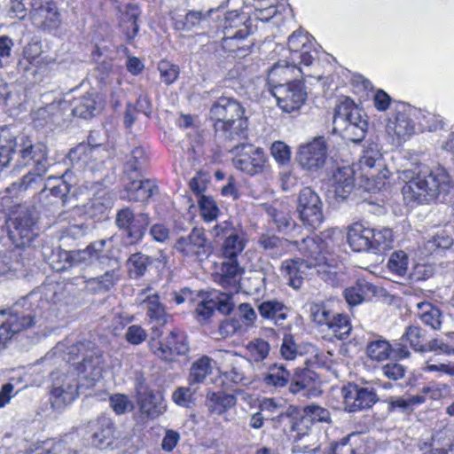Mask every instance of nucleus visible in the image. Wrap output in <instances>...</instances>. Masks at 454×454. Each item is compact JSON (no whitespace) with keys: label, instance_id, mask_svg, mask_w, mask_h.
<instances>
[{"label":"nucleus","instance_id":"1","mask_svg":"<svg viewBox=\"0 0 454 454\" xmlns=\"http://www.w3.org/2000/svg\"><path fill=\"white\" fill-rule=\"evenodd\" d=\"M403 178L408 179L402 189L404 198L418 203L443 202L453 188L449 173L442 167L419 171L416 176L412 170H404Z\"/></svg>","mask_w":454,"mask_h":454},{"label":"nucleus","instance_id":"2","mask_svg":"<svg viewBox=\"0 0 454 454\" xmlns=\"http://www.w3.org/2000/svg\"><path fill=\"white\" fill-rule=\"evenodd\" d=\"M215 138L230 142L244 138L247 134L248 119L239 101L230 97H220L209 109Z\"/></svg>","mask_w":454,"mask_h":454},{"label":"nucleus","instance_id":"3","mask_svg":"<svg viewBox=\"0 0 454 454\" xmlns=\"http://www.w3.org/2000/svg\"><path fill=\"white\" fill-rule=\"evenodd\" d=\"M278 62L269 71L268 79L272 86L270 92L276 98L278 106L286 113L299 109L304 103L307 94L301 81L291 80L289 74L296 67H290L287 61Z\"/></svg>","mask_w":454,"mask_h":454},{"label":"nucleus","instance_id":"4","mask_svg":"<svg viewBox=\"0 0 454 454\" xmlns=\"http://www.w3.org/2000/svg\"><path fill=\"white\" fill-rule=\"evenodd\" d=\"M32 293L11 308L0 310V350L17 333L35 326L42 317L38 305L30 301Z\"/></svg>","mask_w":454,"mask_h":454},{"label":"nucleus","instance_id":"5","mask_svg":"<svg viewBox=\"0 0 454 454\" xmlns=\"http://www.w3.org/2000/svg\"><path fill=\"white\" fill-rule=\"evenodd\" d=\"M67 361L72 364L69 369L77 371V375L91 387L102 376L104 358L101 350L90 340L78 341L68 348Z\"/></svg>","mask_w":454,"mask_h":454},{"label":"nucleus","instance_id":"6","mask_svg":"<svg viewBox=\"0 0 454 454\" xmlns=\"http://www.w3.org/2000/svg\"><path fill=\"white\" fill-rule=\"evenodd\" d=\"M333 131L354 143L361 142L368 130L367 115L352 99L345 98L335 106Z\"/></svg>","mask_w":454,"mask_h":454},{"label":"nucleus","instance_id":"7","mask_svg":"<svg viewBox=\"0 0 454 454\" xmlns=\"http://www.w3.org/2000/svg\"><path fill=\"white\" fill-rule=\"evenodd\" d=\"M393 241V232L389 228L372 229L355 223L348 231V242L356 252L382 253L392 247Z\"/></svg>","mask_w":454,"mask_h":454},{"label":"nucleus","instance_id":"8","mask_svg":"<svg viewBox=\"0 0 454 454\" xmlns=\"http://www.w3.org/2000/svg\"><path fill=\"white\" fill-rule=\"evenodd\" d=\"M213 232L215 238L223 239L220 250L223 260L239 262L238 258L247 242V233L242 226L224 221L216 224Z\"/></svg>","mask_w":454,"mask_h":454},{"label":"nucleus","instance_id":"9","mask_svg":"<svg viewBox=\"0 0 454 454\" xmlns=\"http://www.w3.org/2000/svg\"><path fill=\"white\" fill-rule=\"evenodd\" d=\"M114 223L129 245L141 241L145 234L150 218L146 213H135L130 207L117 210Z\"/></svg>","mask_w":454,"mask_h":454},{"label":"nucleus","instance_id":"10","mask_svg":"<svg viewBox=\"0 0 454 454\" xmlns=\"http://www.w3.org/2000/svg\"><path fill=\"white\" fill-rule=\"evenodd\" d=\"M323 201L310 186L303 187L298 193L296 213L302 224L310 230L318 229L324 223Z\"/></svg>","mask_w":454,"mask_h":454},{"label":"nucleus","instance_id":"11","mask_svg":"<svg viewBox=\"0 0 454 454\" xmlns=\"http://www.w3.org/2000/svg\"><path fill=\"white\" fill-rule=\"evenodd\" d=\"M52 380L51 402L56 408H61L75 400L86 384L82 378L77 379L74 372L68 370L67 373L53 372L51 375Z\"/></svg>","mask_w":454,"mask_h":454},{"label":"nucleus","instance_id":"12","mask_svg":"<svg viewBox=\"0 0 454 454\" xmlns=\"http://www.w3.org/2000/svg\"><path fill=\"white\" fill-rule=\"evenodd\" d=\"M199 297L200 300L196 306L194 314L196 319L201 324L207 323L215 315V310L223 316H228L233 311L234 302L231 294L217 290L200 291Z\"/></svg>","mask_w":454,"mask_h":454},{"label":"nucleus","instance_id":"13","mask_svg":"<svg viewBox=\"0 0 454 454\" xmlns=\"http://www.w3.org/2000/svg\"><path fill=\"white\" fill-rule=\"evenodd\" d=\"M174 248L194 262H203L212 254L211 241L207 239L203 228L194 227L187 236L178 238Z\"/></svg>","mask_w":454,"mask_h":454},{"label":"nucleus","instance_id":"14","mask_svg":"<svg viewBox=\"0 0 454 454\" xmlns=\"http://www.w3.org/2000/svg\"><path fill=\"white\" fill-rule=\"evenodd\" d=\"M17 150V164L20 166L32 165L35 170L46 173L50 166L48 147L43 142H34L30 137L21 135Z\"/></svg>","mask_w":454,"mask_h":454},{"label":"nucleus","instance_id":"15","mask_svg":"<svg viewBox=\"0 0 454 454\" xmlns=\"http://www.w3.org/2000/svg\"><path fill=\"white\" fill-rule=\"evenodd\" d=\"M327 155V139L324 136H317L299 145L296 160L302 169L315 172L324 168Z\"/></svg>","mask_w":454,"mask_h":454},{"label":"nucleus","instance_id":"16","mask_svg":"<svg viewBox=\"0 0 454 454\" xmlns=\"http://www.w3.org/2000/svg\"><path fill=\"white\" fill-rule=\"evenodd\" d=\"M153 340L150 342V347L153 352L165 360H171L174 355L186 356L190 352V344L187 334L178 329L175 328L165 338L164 343L160 341L155 342L154 338L160 337L161 333L158 328H153Z\"/></svg>","mask_w":454,"mask_h":454},{"label":"nucleus","instance_id":"17","mask_svg":"<svg viewBox=\"0 0 454 454\" xmlns=\"http://www.w3.org/2000/svg\"><path fill=\"white\" fill-rule=\"evenodd\" d=\"M299 252L304 258L301 260L308 266L309 269H315L318 275H322V278L327 279L331 271L327 269L331 264L324 252L325 243L322 239H316L314 238L307 237L302 239L301 242L295 241Z\"/></svg>","mask_w":454,"mask_h":454},{"label":"nucleus","instance_id":"18","mask_svg":"<svg viewBox=\"0 0 454 454\" xmlns=\"http://www.w3.org/2000/svg\"><path fill=\"white\" fill-rule=\"evenodd\" d=\"M30 6L29 17L35 27L50 33L60 27L61 15L53 1L32 0Z\"/></svg>","mask_w":454,"mask_h":454},{"label":"nucleus","instance_id":"19","mask_svg":"<svg viewBox=\"0 0 454 454\" xmlns=\"http://www.w3.org/2000/svg\"><path fill=\"white\" fill-rule=\"evenodd\" d=\"M238 157L233 160L234 166L248 175L262 173L266 163V155L262 148H254L250 144H238L231 150Z\"/></svg>","mask_w":454,"mask_h":454},{"label":"nucleus","instance_id":"20","mask_svg":"<svg viewBox=\"0 0 454 454\" xmlns=\"http://www.w3.org/2000/svg\"><path fill=\"white\" fill-rule=\"evenodd\" d=\"M341 395L345 410L348 412L370 409L379 401L376 390L372 387H361L354 383L344 386L341 388Z\"/></svg>","mask_w":454,"mask_h":454},{"label":"nucleus","instance_id":"21","mask_svg":"<svg viewBox=\"0 0 454 454\" xmlns=\"http://www.w3.org/2000/svg\"><path fill=\"white\" fill-rule=\"evenodd\" d=\"M106 239L95 240L83 249V270L96 263L102 270L108 269L121 270L119 259L114 256L112 250L106 248Z\"/></svg>","mask_w":454,"mask_h":454},{"label":"nucleus","instance_id":"22","mask_svg":"<svg viewBox=\"0 0 454 454\" xmlns=\"http://www.w3.org/2000/svg\"><path fill=\"white\" fill-rule=\"evenodd\" d=\"M36 219L29 210L20 211L12 220L9 236L16 247H28L38 234Z\"/></svg>","mask_w":454,"mask_h":454},{"label":"nucleus","instance_id":"23","mask_svg":"<svg viewBox=\"0 0 454 454\" xmlns=\"http://www.w3.org/2000/svg\"><path fill=\"white\" fill-rule=\"evenodd\" d=\"M219 27L222 29L224 40H244L253 33L247 13L237 10L225 12L223 18L220 20Z\"/></svg>","mask_w":454,"mask_h":454},{"label":"nucleus","instance_id":"24","mask_svg":"<svg viewBox=\"0 0 454 454\" xmlns=\"http://www.w3.org/2000/svg\"><path fill=\"white\" fill-rule=\"evenodd\" d=\"M136 392L139 411L145 418L154 419L166 411L167 405L160 392L154 391L143 383L137 385Z\"/></svg>","mask_w":454,"mask_h":454},{"label":"nucleus","instance_id":"25","mask_svg":"<svg viewBox=\"0 0 454 454\" xmlns=\"http://www.w3.org/2000/svg\"><path fill=\"white\" fill-rule=\"evenodd\" d=\"M72 114L88 120L98 115L104 109V101L97 92H87L71 101Z\"/></svg>","mask_w":454,"mask_h":454},{"label":"nucleus","instance_id":"26","mask_svg":"<svg viewBox=\"0 0 454 454\" xmlns=\"http://www.w3.org/2000/svg\"><path fill=\"white\" fill-rule=\"evenodd\" d=\"M334 198L339 202L347 200L355 188V171L350 166L337 168L331 178Z\"/></svg>","mask_w":454,"mask_h":454},{"label":"nucleus","instance_id":"27","mask_svg":"<svg viewBox=\"0 0 454 454\" xmlns=\"http://www.w3.org/2000/svg\"><path fill=\"white\" fill-rule=\"evenodd\" d=\"M242 267L239 262L223 260L218 272L213 275L214 281L221 286L223 288L229 290L226 294L233 295V292L239 290V284Z\"/></svg>","mask_w":454,"mask_h":454},{"label":"nucleus","instance_id":"28","mask_svg":"<svg viewBox=\"0 0 454 454\" xmlns=\"http://www.w3.org/2000/svg\"><path fill=\"white\" fill-rule=\"evenodd\" d=\"M89 427L91 431L90 442L93 446L105 449L112 444L115 428L110 418L100 416L90 422Z\"/></svg>","mask_w":454,"mask_h":454},{"label":"nucleus","instance_id":"29","mask_svg":"<svg viewBox=\"0 0 454 454\" xmlns=\"http://www.w3.org/2000/svg\"><path fill=\"white\" fill-rule=\"evenodd\" d=\"M21 135L13 126L0 127V168L7 167L17 153Z\"/></svg>","mask_w":454,"mask_h":454},{"label":"nucleus","instance_id":"30","mask_svg":"<svg viewBox=\"0 0 454 454\" xmlns=\"http://www.w3.org/2000/svg\"><path fill=\"white\" fill-rule=\"evenodd\" d=\"M147 165L148 155L145 149L142 145L133 143L129 145V152L126 153L123 165V178L143 176Z\"/></svg>","mask_w":454,"mask_h":454},{"label":"nucleus","instance_id":"31","mask_svg":"<svg viewBox=\"0 0 454 454\" xmlns=\"http://www.w3.org/2000/svg\"><path fill=\"white\" fill-rule=\"evenodd\" d=\"M143 176H134L123 178L124 190L129 200L132 201H145L157 191L158 187L150 179L141 180Z\"/></svg>","mask_w":454,"mask_h":454},{"label":"nucleus","instance_id":"32","mask_svg":"<svg viewBox=\"0 0 454 454\" xmlns=\"http://www.w3.org/2000/svg\"><path fill=\"white\" fill-rule=\"evenodd\" d=\"M318 381L317 374L309 368H296L294 373L290 374L289 390L293 394L304 391V395L313 394Z\"/></svg>","mask_w":454,"mask_h":454},{"label":"nucleus","instance_id":"33","mask_svg":"<svg viewBox=\"0 0 454 454\" xmlns=\"http://www.w3.org/2000/svg\"><path fill=\"white\" fill-rule=\"evenodd\" d=\"M83 249L67 250L62 245L52 251L51 264L57 271L69 270L73 267L82 269Z\"/></svg>","mask_w":454,"mask_h":454},{"label":"nucleus","instance_id":"34","mask_svg":"<svg viewBox=\"0 0 454 454\" xmlns=\"http://www.w3.org/2000/svg\"><path fill=\"white\" fill-rule=\"evenodd\" d=\"M266 213L280 233L286 234L296 226L291 215V209L286 203H273L266 207Z\"/></svg>","mask_w":454,"mask_h":454},{"label":"nucleus","instance_id":"35","mask_svg":"<svg viewBox=\"0 0 454 454\" xmlns=\"http://www.w3.org/2000/svg\"><path fill=\"white\" fill-rule=\"evenodd\" d=\"M257 244L269 256L279 258L286 254L290 247V241L280 238L271 231H266L259 236Z\"/></svg>","mask_w":454,"mask_h":454},{"label":"nucleus","instance_id":"36","mask_svg":"<svg viewBox=\"0 0 454 454\" xmlns=\"http://www.w3.org/2000/svg\"><path fill=\"white\" fill-rule=\"evenodd\" d=\"M45 173H41L35 168L23 176L19 181L13 182L10 187L7 188L9 192L17 191L21 192H36L39 190L40 195H43L46 192V184H44L43 176Z\"/></svg>","mask_w":454,"mask_h":454},{"label":"nucleus","instance_id":"37","mask_svg":"<svg viewBox=\"0 0 454 454\" xmlns=\"http://www.w3.org/2000/svg\"><path fill=\"white\" fill-rule=\"evenodd\" d=\"M308 266L301 258L286 260L282 262L280 270L287 284L294 289H299L303 283L302 275L305 274Z\"/></svg>","mask_w":454,"mask_h":454},{"label":"nucleus","instance_id":"38","mask_svg":"<svg viewBox=\"0 0 454 454\" xmlns=\"http://www.w3.org/2000/svg\"><path fill=\"white\" fill-rule=\"evenodd\" d=\"M121 278V270L108 269L104 273L85 280L86 287L94 293L110 291Z\"/></svg>","mask_w":454,"mask_h":454},{"label":"nucleus","instance_id":"39","mask_svg":"<svg viewBox=\"0 0 454 454\" xmlns=\"http://www.w3.org/2000/svg\"><path fill=\"white\" fill-rule=\"evenodd\" d=\"M259 315L265 320L281 325L287 317V308L277 300H268L261 302L257 307Z\"/></svg>","mask_w":454,"mask_h":454},{"label":"nucleus","instance_id":"40","mask_svg":"<svg viewBox=\"0 0 454 454\" xmlns=\"http://www.w3.org/2000/svg\"><path fill=\"white\" fill-rule=\"evenodd\" d=\"M236 402L237 399L233 395L222 391H209L206 396L205 405L210 413L221 415L234 407Z\"/></svg>","mask_w":454,"mask_h":454},{"label":"nucleus","instance_id":"41","mask_svg":"<svg viewBox=\"0 0 454 454\" xmlns=\"http://www.w3.org/2000/svg\"><path fill=\"white\" fill-rule=\"evenodd\" d=\"M376 286L365 280H358L355 286L346 288L344 298L349 306L361 304L369 294H375Z\"/></svg>","mask_w":454,"mask_h":454},{"label":"nucleus","instance_id":"42","mask_svg":"<svg viewBox=\"0 0 454 454\" xmlns=\"http://www.w3.org/2000/svg\"><path fill=\"white\" fill-rule=\"evenodd\" d=\"M213 359L207 356H202L198 360L192 363L190 368L189 374V384H200L205 381L207 377L212 373L213 366H212Z\"/></svg>","mask_w":454,"mask_h":454},{"label":"nucleus","instance_id":"43","mask_svg":"<svg viewBox=\"0 0 454 454\" xmlns=\"http://www.w3.org/2000/svg\"><path fill=\"white\" fill-rule=\"evenodd\" d=\"M142 303L146 304V315L151 320L160 325L168 322L169 315L166 312L165 306L160 301V296L157 294H148Z\"/></svg>","mask_w":454,"mask_h":454},{"label":"nucleus","instance_id":"44","mask_svg":"<svg viewBox=\"0 0 454 454\" xmlns=\"http://www.w3.org/2000/svg\"><path fill=\"white\" fill-rule=\"evenodd\" d=\"M419 319L433 330H439L442 326V314L439 308L430 302L418 304Z\"/></svg>","mask_w":454,"mask_h":454},{"label":"nucleus","instance_id":"45","mask_svg":"<svg viewBox=\"0 0 454 454\" xmlns=\"http://www.w3.org/2000/svg\"><path fill=\"white\" fill-rule=\"evenodd\" d=\"M290 372L282 364H272L263 377V382L268 387H283L289 383Z\"/></svg>","mask_w":454,"mask_h":454},{"label":"nucleus","instance_id":"46","mask_svg":"<svg viewBox=\"0 0 454 454\" xmlns=\"http://www.w3.org/2000/svg\"><path fill=\"white\" fill-rule=\"evenodd\" d=\"M387 128L401 139L409 137L415 129L412 120L404 113L397 114L395 120L388 122Z\"/></svg>","mask_w":454,"mask_h":454},{"label":"nucleus","instance_id":"47","mask_svg":"<svg viewBox=\"0 0 454 454\" xmlns=\"http://www.w3.org/2000/svg\"><path fill=\"white\" fill-rule=\"evenodd\" d=\"M427 444L441 449L446 452L454 451V434L450 429L443 428L434 432L427 441H420Z\"/></svg>","mask_w":454,"mask_h":454},{"label":"nucleus","instance_id":"48","mask_svg":"<svg viewBox=\"0 0 454 454\" xmlns=\"http://www.w3.org/2000/svg\"><path fill=\"white\" fill-rule=\"evenodd\" d=\"M59 111V106L54 103L38 108L33 114L34 126L35 128H43L46 125L55 123L56 117Z\"/></svg>","mask_w":454,"mask_h":454},{"label":"nucleus","instance_id":"49","mask_svg":"<svg viewBox=\"0 0 454 454\" xmlns=\"http://www.w3.org/2000/svg\"><path fill=\"white\" fill-rule=\"evenodd\" d=\"M382 155L380 147L375 143H369L363 150L359 163L363 171H368L377 165L381 166Z\"/></svg>","mask_w":454,"mask_h":454},{"label":"nucleus","instance_id":"50","mask_svg":"<svg viewBox=\"0 0 454 454\" xmlns=\"http://www.w3.org/2000/svg\"><path fill=\"white\" fill-rule=\"evenodd\" d=\"M152 262L153 259L148 255L141 253L132 254L127 261L130 277L137 278L144 276Z\"/></svg>","mask_w":454,"mask_h":454},{"label":"nucleus","instance_id":"51","mask_svg":"<svg viewBox=\"0 0 454 454\" xmlns=\"http://www.w3.org/2000/svg\"><path fill=\"white\" fill-rule=\"evenodd\" d=\"M326 326L340 340L346 339L352 329L348 317L339 313H333Z\"/></svg>","mask_w":454,"mask_h":454},{"label":"nucleus","instance_id":"52","mask_svg":"<svg viewBox=\"0 0 454 454\" xmlns=\"http://www.w3.org/2000/svg\"><path fill=\"white\" fill-rule=\"evenodd\" d=\"M72 185L65 180H59L58 184L49 189L46 197L51 196L53 198L51 204L60 205L66 207L71 199Z\"/></svg>","mask_w":454,"mask_h":454},{"label":"nucleus","instance_id":"53","mask_svg":"<svg viewBox=\"0 0 454 454\" xmlns=\"http://www.w3.org/2000/svg\"><path fill=\"white\" fill-rule=\"evenodd\" d=\"M392 345L386 340L379 339L368 343L366 351L368 356L377 361L387 359L391 354Z\"/></svg>","mask_w":454,"mask_h":454},{"label":"nucleus","instance_id":"54","mask_svg":"<svg viewBox=\"0 0 454 454\" xmlns=\"http://www.w3.org/2000/svg\"><path fill=\"white\" fill-rule=\"evenodd\" d=\"M42 52L41 42L35 39L31 40L23 50V56L26 61L20 60L18 63V69L20 71L27 72L29 68L28 64L35 60Z\"/></svg>","mask_w":454,"mask_h":454},{"label":"nucleus","instance_id":"55","mask_svg":"<svg viewBox=\"0 0 454 454\" xmlns=\"http://www.w3.org/2000/svg\"><path fill=\"white\" fill-rule=\"evenodd\" d=\"M139 16L140 11L136 4H129L126 6V11L123 15V23L132 26V32H129V27H127L126 36L128 42H131L139 31V26L137 22Z\"/></svg>","mask_w":454,"mask_h":454},{"label":"nucleus","instance_id":"56","mask_svg":"<svg viewBox=\"0 0 454 454\" xmlns=\"http://www.w3.org/2000/svg\"><path fill=\"white\" fill-rule=\"evenodd\" d=\"M309 418L312 422L332 423L330 411L317 404L306 405L303 408V415L301 419Z\"/></svg>","mask_w":454,"mask_h":454},{"label":"nucleus","instance_id":"57","mask_svg":"<svg viewBox=\"0 0 454 454\" xmlns=\"http://www.w3.org/2000/svg\"><path fill=\"white\" fill-rule=\"evenodd\" d=\"M453 245V239L444 231L439 232L425 244L429 253H440L449 249Z\"/></svg>","mask_w":454,"mask_h":454},{"label":"nucleus","instance_id":"58","mask_svg":"<svg viewBox=\"0 0 454 454\" xmlns=\"http://www.w3.org/2000/svg\"><path fill=\"white\" fill-rule=\"evenodd\" d=\"M424 335L422 330L418 325H410L406 328L402 340L409 341L410 346L415 350L419 352H426L427 346L422 343Z\"/></svg>","mask_w":454,"mask_h":454},{"label":"nucleus","instance_id":"59","mask_svg":"<svg viewBox=\"0 0 454 454\" xmlns=\"http://www.w3.org/2000/svg\"><path fill=\"white\" fill-rule=\"evenodd\" d=\"M158 70L160 74L162 82L167 85L174 83L180 74L179 67L166 59H162L159 62Z\"/></svg>","mask_w":454,"mask_h":454},{"label":"nucleus","instance_id":"60","mask_svg":"<svg viewBox=\"0 0 454 454\" xmlns=\"http://www.w3.org/2000/svg\"><path fill=\"white\" fill-rule=\"evenodd\" d=\"M247 349L251 359L254 362H261L268 356L270 344L262 339H255L247 344Z\"/></svg>","mask_w":454,"mask_h":454},{"label":"nucleus","instance_id":"61","mask_svg":"<svg viewBox=\"0 0 454 454\" xmlns=\"http://www.w3.org/2000/svg\"><path fill=\"white\" fill-rule=\"evenodd\" d=\"M408 260L405 252L402 250L395 251L389 257L388 269L396 275L403 277L407 273Z\"/></svg>","mask_w":454,"mask_h":454},{"label":"nucleus","instance_id":"62","mask_svg":"<svg viewBox=\"0 0 454 454\" xmlns=\"http://www.w3.org/2000/svg\"><path fill=\"white\" fill-rule=\"evenodd\" d=\"M198 204L200 209L202 218L207 222H211L216 219L219 208L215 200L206 195H201L198 200Z\"/></svg>","mask_w":454,"mask_h":454},{"label":"nucleus","instance_id":"63","mask_svg":"<svg viewBox=\"0 0 454 454\" xmlns=\"http://www.w3.org/2000/svg\"><path fill=\"white\" fill-rule=\"evenodd\" d=\"M109 403L111 408L118 415L131 411L134 409V403L123 394L112 395L109 398Z\"/></svg>","mask_w":454,"mask_h":454},{"label":"nucleus","instance_id":"64","mask_svg":"<svg viewBox=\"0 0 454 454\" xmlns=\"http://www.w3.org/2000/svg\"><path fill=\"white\" fill-rule=\"evenodd\" d=\"M213 12V9L204 11H189L185 14L186 24H188L190 30L193 27H200L203 23L207 22L208 19Z\"/></svg>","mask_w":454,"mask_h":454}]
</instances>
